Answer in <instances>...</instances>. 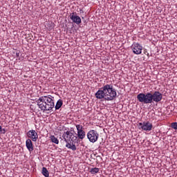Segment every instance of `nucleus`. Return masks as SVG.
I'll return each mask as SVG.
<instances>
[{
  "label": "nucleus",
  "instance_id": "nucleus-15",
  "mask_svg": "<svg viewBox=\"0 0 177 177\" xmlns=\"http://www.w3.org/2000/svg\"><path fill=\"white\" fill-rule=\"evenodd\" d=\"M171 128L177 131V122L171 123Z\"/></svg>",
  "mask_w": 177,
  "mask_h": 177
},
{
  "label": "nucleus",
  "instance_id": "nucleus-13",
  "mask_svg": "<svg viewBox=\"0 0 177 177\" xmlns=\"http://www.w3.org/2000/svg\"><path fill=\"white\" fill-rule=\"evenodd\" d=\"M50 138L53 143H55V145H59V140L57 139V138H55V136H50Z\"/></svg>",
  "mask_w": 177,
  "mask_h": 177
},
{
  "label": "nucleus",
  "instance_id": "nucleus-11",
  "mask_svg": "<svg viewBox=\"0 0 177 177\" xmlns=\"http://www.w3.org/2000/svg\"><path fill=\"white\" fill-rule=\"evenodd\" d=\"M62 106H63V100L59 99L57 100L56 105H55V110H59V109H60V107H62Z\"/></svg>",
  "mask_w": 177,
  "mask_h": 177
},
{
  "label": "nucleus",
  "instance_id": "nucleus-10",
  "mask_svg": "<svg viewBox=\"0 0 177 177\" xmlns=\"http://www.w3.org/2000/svg\"><path fill=\"white\" fill-rule=\"evenodd\" d=\"M26 146L29 151H34V147L32 146V141H31V139L28 138L26 140Z\"/></svg>",
  "mask_w": 177,
  "mask_h": 177
},
{
  "label": "nucleus",
  "instance_id": "nucleus-6",
  "mask_svg": "<svg viewBox=\"0 0 177 177\" xmlns=\"http://www.w3.org/2000/svg\"><path fill=\"white\" fill-rule=\"evenodd\" d=\"M138 129H142V131H151L153 129V124L150 123V122H140L138 124Z\"/></svg>",
  "mask_w": 177,
  "mask_h": 177
},
{
  "label": "nucleus",
  "instance_id": "nucleus-5",
  "mask_svg": "<svg viewBox=\"0 0 177 177\" xmlns=\"http://www.w3.org/2000/svg\"><path fill=\"white\" fill-rule=\"evenodd\" d=\"M87 138L91 143H95L99 139V133L95 130H90L87 133Z\"/></svg>",
  "mask_w": 177,
  "mask_h": 177
},
{
  "label": "nucleus",
  "instance_id": "nucleus-12",
  "mask_svg": "<svg viewBox=\"0 0 177 177\" xmlns=\"http://www.w3.org/2000/svg\"><path fill=\"white\" fill-rule=\"evenodd\" d=\"M42 174L45 177H49V171H48V169H46V167L42 168Z\"/></svg>",
  "mask_w": 177,
  "mask_h": 177
},
{
  "label": "nucleus",
  "instance_id": "nucleus-1",
  "mask_svg": "<svg viewBox=\"0 0 177 177\" xmlns=\"http://www.w3.org/2000/svg\"><path fill=\"white\" fill-rule=\"evenodd\" d=\"M76 129L77 131V137L74 136V133L70 131L64 132L62 138L66 142V147L75 151L77 150V147L74 144V141L77 139H80L81 140L85 139V131H84V127L81 124H76Z\"/></svg>",
  "mask_w": 177,
  "mask_h": 177
},
{
  "label": "nucleus",
  "instance_id": "nucleus-2",
  "mask_svg": "<svg viewBox=\"0 0 177 177\" xmlns=\"http://www.w3.org/2000/svg\"><path fill=\"white\" fill-rule=\"evenodd\" d=\"M96 99L111 101L117 97V91L113 88V85L106 84L100 88L95 94Z\"/></svg>",
  "mask_w": 177,
  "mask_h": 177
},
{
  "label": "nucleus",
  "instance_id": "nucleus-7",
  "mask_svg": "<svg viewBox=\"0 0 177 177\" xmlns=\"http://www.w3.org/2000/svg\"><path fill=\"white\" fill-rule=\"evenodd\" d=\"M131 49L135 55H140L143 47L139 43L133 42L131 45Z\"/></svg>",
  "mask_w": 177,
  "mask_h": 177
},
{
  "label": "nucleus",
  "instance_id": "nucleus-3",
  "mask_svg": "<svg viewBox=\"0 0 177 177\" xmlns=\"http://www.w3.org/2000/svg\"><path fill=\"white\" fill-rule=\"evenodd\" d=\"M137 99L140 103L144 104H150L152 102L158 103L162 100V94L160 91H155L153 94L151 93H140L137 95Z\"/></svg>",
  "mask_w": 177,
  "mask_h": 177
},
{
  "label": "nucleus",
  "instance_id": "nucleus-14",
  "mask_svg": "<svg viewBox=\"0 0 177 177\" xmlns=\"http://www.w3.org/2000/svg\"><path fill=\"white\" fill-rule=\"evenodd\" d=\"M91 174L93 175H95V174H98L99 173V168L95 167V168H91L90 170Z\"/></svg>",
  "mask_w": 177,
  "mask_h": 177
},
{
  "label": "nucleus",
  "instance_id": "nucleus-16",
  "mask_svg": "<svg viewBox=\"0 0 177 177\" xmlns=\"http://www.w3.org/2000/svg\"><path fill=\"white\" fill-rule=\"evenodd\" d=\"M1 133L5 134L6 133V130L5 129H2L0 130Z\"/></svg>",
  "mask_w": 177,
  "mask_h": 177
},
{
  "label": "nucleus",
  "instance_id": "nucleus-9",
  "mask_svg": "<svg viewBox=\"0 0 177 177\" xmlns=\"http://www.w3.org/2000/svg\"><path fill=\"white\" fill-rule=\"evenodd\" d=\"M70 19L73 23H75V24H81L82 21L80 16L74 15V13H72L70 15Z\"/></svg>",
  "mask_w": 177,
  "mask_h": 177
},
{
  "label": "nucleus",
  "instance_id": "nucleus-4",
  "mask_svg": "<svg viewBox=\"0 0 177 177\" xmlns=\"http://www.w3.org/2000/svg\"><path fill=\"white\" fill-rule=\"evenodd\" d=\"M39 109L41 111L45 113V111H51L55 107V97L48 95L41 96L37 100H36Z\"/></svg>",
  "mask_w": 177,
  "mask_h": 177
},
{
  "label": "nucleus",
  "instance_id": "nucleus-8",
  "mask_svg": "<svg viewBox=\"0 0 177 177\" xmlns=\"http://www.w3.org/2000/svg\"><path fill=\"white\" fill-rule=\"evenodd\" d=\"M28 138L32 139V142H36L38 140V133L35 130H30L26 133Z\"/></svg>",
  "mask_w": 177,
  "mask_h": 177
}]
</instances>
